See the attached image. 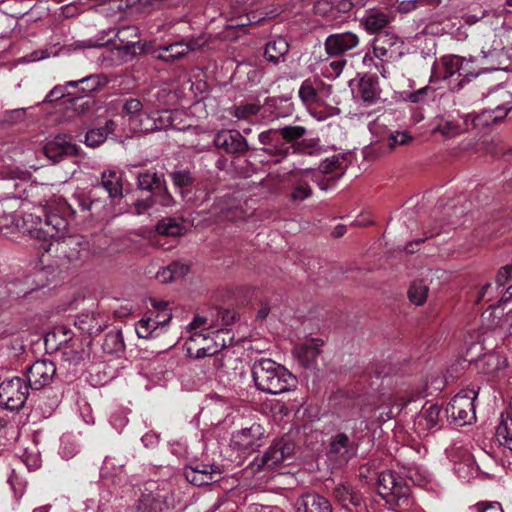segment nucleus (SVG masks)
<instances>
[{
    "label": "nucleus",
    "instance_id": "16",
    "mask_svg": "<svg viewBox=\"0 0 512 512\" xmlns=\"http://www.w3.org/2000/svg\"><path fill=\"white\" fill-rule=\"evenodd\" d=\"M402 41L391 32L379 33L374 39L373 53L382 62L401 55Z\"/></svg>",
    "mask_w": 512,
    "mask_h": 512
},
{
    "label": "nucleus",
    "instance_id": "23",
    "mask_svg": "<svg viewBox=\"0 0 512 512\" xmlns=\"http://www.w3.org/2000/svg\"><path fill=\"white\" fill-rule=\"evenodd\" d=\"M356 450L354 444L350 439L343 433L337 434L331 444L329 449V456L332 459L340 463L347 462L354 454Z\"/></svg>",
    "mask_w": 512,
    "mask_h": 512
},
{
    "label": "nucleus",
    "instance_id": "61",
    "mask_svg": "<svg viewBox=\"0 0 512 512\" xmlns=\"http://www.w3.org/2000/svg\"><path fill=\"white\" fill-rule=\"evenodd\" d=\"M334 495L343 505H346L347 501L352 502L354 504L356 503L353 500L349 488L345 485L336 486V488L334 489Z\"/></svg>",
    "mask_w": 512,
    "mask_h": 512
},
{
    "label": "nucleus",
    "instance_id": "50",
    "mask_svg": "<svg viewBox=\"0 0 512 512\" xmlns=\"http://www.w3.org/2000/svg\"><path fill=\"white\" fill-rule=\"evenodd\" d=\"M260 19L261 18H259V20ZM257 21H258V19L256 18L255 15H250L248 13H244V14H239L236 17H231L230 19H228L227 27L228 28H242V27H246L252 23H255Z\"/></svg>",
    "mask_w": 512,
    "mask_h": 512
},
{
    "label": "nucleus",
    "instance_id": "18",
    "mask_svg": "<svg viewBox=\"0 0 512 512\" xmlns=\"http://www.w3.org/2000/svg\"><path fill=\"white\" fill-rule=\"evenodd\" d=\"M205 44V39L200 37L188 42H175L158 48L155 53L158 59L172 61L186 55L189 51L200 49Z\"/></svg>",
    "mask_w": 512,
    "mask_h": 512
},
{
    "label": "nucleus",
    "instance_id": "39",
    "mask_svg": "<svg viewBox=\"0 0 512 512\" xmlns=\"http://www.w3.org/2000/svg\"><path fill=\"white\" fill-rule=\"evenodd\" d=\"M345 157L341 154H335L327 157L319 165V172L322 174H335L337 177L343 175L345 170Z\"/></svg>",
    "mask_w": 512,
    "mask_h": 512
},
{
    "label": "nucleus",
    "instance_id": "7",
    "mask_svg": "<svg viewBox=\"0 0 512 512\" xmlns=\"http://www.w3.org/2000/svg\"><path fill=\"white\" fill-rule=\"evenodd\" d=\"M478 394L477 385L459 391L446 407L447 417L458 426L473 423L476 419L474 401Z\"/></svg>",
    "mask_w": 512,
    "mask_h": 512
},
{
    "label": "nucleus",
    "instance_id": "27",
    "mask_svg": "<svg viewBox=\"0 0 512 512\" xmlns=\"http://www.w3.org/2000/svg\"><path fill=\"white\" fill-rule=\"evenodd\" d=\"M170 97V92L165 89H158L156 92L150 93L148 96L145 97V99H153L154 105L152 106L153 116L159 117L162 116L164 119V122L167 121V118L169 117V122L171 123L170 126L173 125L172 123V117L173 115L178 114L177 111H171L166 109V105L168 103V98Z\"/></svg>",
    "mask_w": 512,
    "mask_h": 512
},
{
    "label": "nucleus",
    "instance_id": "34",
    "mask_svg": "<svg viewBox=\"0 0 512 512\" xmlns=\"http://www.w3.org/2000/svg\"><path fill=\"white\" fill-rule=\"evenodd\" d=\"M156 231L160 235L177 237L186 232V227L182 219L166 217L157 223Z\"/></svg>",
    "mask_w": 512,
    "mask_h": 512
},
{
    "label": "nucleus",
    "instance_id": "49",
    "mask_svg": "<svg viewBox=\"0 0 512 512\" xmlns=\"http://www.w3.org/2000/svg\"><path fill=\"white\" fill-rule=\"evenodd\" d=\"M260 110V106L255 103H248L234 107L233 115L240 120H249Z\"/></svg>",
    "mask_w": 512,
    "mask_h": 512
},
{
    "label": "nucleus",
    "instance_id": "40",
    "mask_svg": "<svg viewBox=\"0 0 512 512\" xmlns=\"http://www.w3.org/2000/svg\"><path fill=\"white\" fill-rule=\"evenodd\" d=\"M390 19L386 13L375 12L367 15L364 19L366 30L371 33H382L381 31L389 24Z\"/></svg>",
    "mask_w": 512,
    "mask_h": 512
},
{
    "label": "nucleus",
    "instance_id": "13",
    "mask_svg": "<svg viewBox=\"0 0 512 512\" xmlns=\"http://www.w3.org/2000/svg\"><path fill=\"white\" fill-rule=\"evenodd\" d=\"M114 35V46L118 53L124 60H128L136 55L138 50H141L139 30L136 26H124L116 33L109 31L108 34Z\"/></svg>",
    "mask_w": 512,
    "mask_h": 512
},
{
    "label": "nucleus",
    "instance_id": "3",
    "mask_svg": "<svg viewBox=\"0 0 512 512\" xmlns=\"http://www.w3.org/2000/svg\"><path fill=\"white\" fill-rule=\"evenodd\" d=\"M207 319L196 316L189 324L190 336L186 342L187 352L196 358H204L218 353L226 346L224 334L227 330H209L205 328Z\"/></svg>",
    "mask_w": 512,
    "mask_h": 512
},
{
    "label": "nucleus",
    "instance_id": "9",
    "mask_svg": "<svg viewBox=\"0 0 512 512\" xmlns=\"http://www.w3.org/2000/svg\"><path fill=\"white\" fill-rule=\"evenodd\" d=\"M378 492L387 501L405 502L408 500L410 489L407 483L390 470L378 475Z\"/></svg>",
    "mask_w": 512,
    "mask_h": 512
},
{
    "label": "nucleus",
    "instance_id": "58",
    "mask_svg": "<svg viewBox=\"0 0 512 512\" xmlns=\"http://www.w3.org/2000/svg\"><path fill=\"white\" fill-rule=\"evenodd\" d=\"M512 280V265L502 267L496 277L495 284L505 292L508 283Z\"/></svg>",
    "mask_w": 512,
    "mask_h": 512
},
{
    "label": "nucleus",
    "instance_id": "22",
    "mask_svg": "<svg viewBox=\"0 0 512 512\" xmlns=\"http://www.w3.org/2000/svg\"><path fill=\"white\" fill-rule=\"evenodd\" d=\"M214 144L228 153H242L247 149V142L237 131H220L214 137Z\"/></svg>",
    "mask_w": 512,
    "mask_h": 512
},
{
    "label": "nucleus",
    "instance_id": "1",
    "mask_svg": "<svg viewBox=\"0 0 512 512\" xmlns=\"http://www.w3.org/2000/svg\"><path fill=\"white\" fill-rule=\"evenodd\" d=\"M512 299V284L508 285L505 292L500 290L496 284L487 283L482 287L478 294V302H493L489 304V309L482 314L485 329L497 331L500 336L512 335V310L503 316L500 309L501 304Z\"/></svg>",
    "mask_w": 512,
    "mask_h": 512
},
{
    "label": "nucleus",
    "instance_id": "30",
    "mask_svg": "<svg viewBox=\"0 0 512 512\" xmlns=\"http://www.w3.org/2000/svg\"><path fill=\"white\" fill-rule=\"evenodd\" d=\"M357 94L364 102H375L380 96L377 77L374 75H364L359 80Z\"/></svg>",
    "mask_w": 512,
    "mask_h": 512
},
{
    "label": "nucleus",
    "instance_id": "17",
    "mask_svg": "<svg viewBox=\"0 0 512 512\" xmlns=\"http://www.w3.org/2000/svg\"><path fill=\"white\" fill-rule=\"evenodd\" d=\"M56 373V367L50 360H37L27 371L28 386L39 390L48 385Z\"/></svg>",
    "mask_w": 512,
    "mask_h": 512
},
{
    "label": "nucleus",
    "instance_id": "33",
    "mask_svg": "<svg viewBox=\"0 0 512 512\" xmlns=\"http://www.w3.org/2000/svg\"><path fill=\"white\" fill-rule=\"evenodd\" d=\"M495 436L500 445L512 451V399L506 417L502 418L496 428Z\"/></svg>",
    "mask_w": 512,
    "mask_h": 512
},
{
    "label": "nucleus",
    "instance_id": "54",
    "mask_svg": "<svg viewBox=\"0 0 512 512\" xmlns=\"http://www.w3.org/2000/svg\"><path fill=\"white\" fill-rule=\"evenodd\" d=\"M279 130H267L263 131L259 134L258 139L260 143L264 146L263 151L265 153H269V150L274 149L273 143L277 141Z\"/></svg>",
    "mask_w": 512,
    "mask_h": 512
},
{
    "label": "nucleus",
    "instance_id": "11",
    "mask_svg": "<svg viewBox=\"0 0 512 512\" xmlns=\"http://www.w3.org/2000/svg\"><path fill=\"white\" fill-rule=\"evenodd\" d=\"M264 428L257 423L232 434L230 445L242 453H251L263 444Z\"/></svg>",
    "mask_w": 512,
    "mask_h": 512
},
{
    "label": "nucleus",
    "instance_id": "42",
    "mask_svg": "<svg viewBox=\"0 0 512 512\" xmlns=\"http://www.w3.org/2000/svg\"><path fill=\"white\" fill-rule=\"evenodd\" d=\"M460 67L458 74L459 84H463L465 82L471 81L473 78H476L480 74V69L475 64V61L472 58H464L460 56Z\"/></svg>",
    "mask_w": 512,
    "mask_h": 512
},
{
    "label": "nucleus",
    "instance_id": "25",
    "mask_svg": "<svg viewBox=\"0 0 512 512\" xmlns=\"http://www.w3.org/2000/svg\"><path fill=\"white\" fill-rule=\"evenodd\" d=\"M297 512H332V507L325 497L317 493H307L298 499Z\"/></svg>",
    "mask_w": 512,
    "mask_h": 512
},
{
    "label": "nucleus",
    "instance_id": "19",
    "mask_svg": "<svg viewBox=\"0 0 512 512\" xmlns=\"http://www.w3.org/2000/svg\"><path fill=\"white\" fill-rule=\"evenodd\" d=\"M359 44V37L353 32L335 33L325 40V49L329 55H340Z\"/></svg>",
    "mask_w": 512,
    "mask_h": 512
},
{
    "label": "nucleus",
    "instance_id": "8",
    "mask_svg": "<svg viewBox=\"0 0 512 512\" xmlns=\"http://www.w3.org/2000/svg\"><path fill=\"white\" fill-rule=\"evenodd\" d=\"M29 386L20 377L5 379L0 383V406L7 410L21 409L28 397Z\"/></svg>",
    "mask_w": 512,
    "mask_h": 512
},
{
    "label": "nucleus",
    "instance_id": "6",
    "mask_svg": "<svg viewBox=\"0 0 512 512\" xmlns=\"http://www.w3.org/2000/svg\"><path fill=\"white\" fill-rule=\"evenodd\" d=\"M152 311L141 318L135 325V331L139 338L150 339L158 337L169 324L172 313L169 302L151 299Z\"/></svg>",
    "mask_w": 512,
    "mask_h": 512
},
{
    "label": "nucleus",
    "instance_id": "32",
    "mask_svg": "<svg viewBox=\"0 0 512 512\" xmlns=\"http://www.w3.org/2000/svg\"><path fill=\"white\" fill-rule=\"evenodd\" d=\"M468 119V115L461 117L459 120L442 119L434 128V131L445 137H454L468 130Z\"/></svg>",
    "mask_w": 512,
    "mask_h": 512
},
{
    "label": "nucleus",
    "instance_id": "56",
    "mask_svg": "<svg viewBox=\"0 0 512 512\" xmlns=\"http://www.w3.org/2000/svg\"><path fill=\"white\" fill-rule=\"evenodd\" d=\"M345 63L344 60H333L324 65L322 73L327 78H336L342 73Z\"/></svg>",
    "mask_w": 512,
    "mask_h": 512
},
{
    "label": "nucleus",
    "instance_id": "31",
    "mask_svg": "<svg viewBox=\"0 0 512 512\" xmlns=\"http://www.w3.org/2000/svg\"><path fill=\"white\" fill-rule=\"evenodd\" d=\"M67 227L68 223L65 218L57 213L48 212L40 229L51 238H61L64 236Z\"/></svg>",
    "mask_w": 512,
    "mask_h": 512
},
{
    "label": "nucleus",
    "instance_id": "43",
    "mask_svg": "<svg viewBox=\"0 0 512 512\" xmlns=\"http://www.w3.org/2000/svg\"><path fill=\"white\" fill-rule=\"evenodd\" d=\"M428 286L423 280L412 282L408 290V298L415 305H422L426 301Z\"/></svg>",
    "mask_w": 512,
    "mask_h": 512
},
{
    "label": "nucleus",
    "instance_id": "35",
    "mask_svg": "<svg viewBox=\"0 0 512 512\" xmlns=\"http://www.w3.org/2000/svg\"><path fill=\"white\" fill-rule=\"evenodd\" d=\"M116 124L112 120H108L105 127L93 128L87 131L84 143L91 148H96L105 142L108 135L115 130Z\"/></svg>",
    "mask_w": 512,
    "mask_h": 512
},
{
    "label": "nucleus",
    "instance_id": "41",
    "mask_svg": "<svg viewBox=\"0 0 512 512\" xmlns=\"http://www.w3.org/2000/svg\"><path fill=\"white\" fill-rule=\"evenodd\" d=\"M75 325L84 333L89 335L98 334L103 330V324L100 323L95 314H82L78 316Z\"/></svg>",
    "mask_w": 512,
    "mask_h": 512
},
{
    "label": "nucleus",
    "instance_id": "57",
    "mask_svg": "<svg viewBox=\"0 0 512 512\" xmlns=\"http://www.w3.org/2000/svg\"><path fill=\"white\" fill-rule=\"evenodd\" d=\"M406 477L414 484L423 486L428 479V473L426 470L420 469L419 467H411L407 471Z\"/></svg>",
    "mask_w": 512,
    "mask_h": 512
},
{
    "label": "nucleus",
    "instance_id": "44",
    "mask_svg": "<svg viewBox=\"0 0 512 512\" xmlns=\"http://www.w3.org/2000/svg\"><path fill=\"white\" fill-rule=\"evenodd\" d=\"M162 176L154 172L142 173L138 176V185L141 189L152 191L162 186Z\"/></svg>",
    "mask_w": 512,
    "mask_h": 512
},
{
    "label": "nucleus",
    "instance_id": "10",
    "mask_svg": "<svg viewBox=\"0 0 512 512\" xmlns=\"http://www.w3.org/2000/svg\"><path fill=\"white\" fill-rule=\"evenodd\" d=\"M448 458L453 465V470L459 479L468 482L478 474L473 455L467 448L453 446L447 450Z\"/></svg>",
    "mask_w": 512,
    "mask_h": 512
},
{
    "label": "nucleus",
    "instance_id": "24",
    "mask_svg": "<svg viewBox=\"0 0 512 512\" xmlns=\"http://www.w3.org/2000/svg\"><path fill=\"white\" fill-rule=\"evenodd\" d=\"M132 0H107L98 5V11L107 18L120 19L126 13L136 12Z\"/></svg>",
    "mask_w": 512,
    "mask_h": 512
},
{
    "label": "nucleus",
    "instance_id": "47",
    "mask_svg": "<svg viewBox=\"0 0 512 512\" xmlns=\"http://www.w3.org/2000/svg\"><path fill=\"white\" fill-rule=\"evenodd\" d=\"M299 97L306 105L318 101L317 87L310 80H305L299 89Z\"/></svg>",
    "mask_w": 512,
    "mask_h": 512
},
{
    "label": "nucleus",
    "instance_id": "62",
    "mask_svg": "<svg viewBox=\"0 0 512 512\" xmlns=\"http://www.w3.org/2000/svg\"><path fill=\"white\" fill-rule=\"evenodd\" d=\"M26 110V108H18L7 112L4 116L5 122L14 124L23 121L26 117Z\"/></svg>",
    "mask_w": 512,
    "mask_h": 512
},
{
    "label": "nucleus",
    "instance_id": "45",
    "mask_svg": "<svg viewBox=\"0 0 512 512\" xmlns=\"http://www.w3.org/2000/svg\"><path fill=\"white\" fill-rule=\"evenodd\" d=\"M21 459L29 470H35L41 465L40 452L35 444L25 448Z\"/></svg>",
    "mask_w": 512,
    "mask_h": 512
},
{
    "label": "nucleus",
    "instance_id": "4",
    "mask_svg": "<svg viewBox=\"0 0 512 512\" xmlns=\"http://www.w3.org/2000/svg\"><path fill=\"white\" fill-rule=\"evenodd\" d=\"M153 99H145L142 102L137 98L126 99L123 103V116L127 118L133 131L148 133L170 127L169 117L164 122L162 116L154 117L152 106Z\"/></svg>",
    "mask_w": 512,
    "mask_h": 512
},
{
    "label": "nucleus",
    "instance_id": "53",
    "mask_svg": "<svg viewBox=\"0 0 512 512\" xmlns=\"http://www.w3.org/2000/svg\"><path fill=\"white\" fill-rule=\"evenodd\" d=\"M280 131L282 133V138H284L287 143H292L298 140L306 132L305 128L302 126H286L280 129Z\"/></svg>",
    "mask_w": 512,
    "mask_h": 512
},
{
    "label": "nucleus",
    "instance_id": "59",
    "mask_svg": "<svg viewBox=\"0 0 512 512\" xmlns=\"http://www.w3.org/2000/svg\"><path fill=\"white\" fill-rule=\"evenodd\" d=\"M484 58H491L496 60L498 67H495L494 69L506 70L508 68V66L506 65V62L508 61V56L504 48L500 50L494 49L493 51H490L488 54H485Z\"/></svg>",
    "mask_w": 512,
    "mask_h": 512
},
{
    "label": "nucleus",
    "instance_id": "5",
    "mask_svg": "<svg viewBox=\"0 0 512 512\" xmlns=\"http://www.w3.org/2000/svg\"><path fill=\"white\" fill-rule=\"evenodd\" d=\"M485 108L473 117L475 127L490 126L503 120L512 110V92L504 86L491 89L484 97Z\"/></svg>",
    "mask_w": 512,
    "mask_h": 512
},
{
    "label": "nucleus",
    "instance_id": "48",
    "mask_svg": "<svg viewBox=\"0 0 512 512\" xmlns=\"http://www.w3.org/2000/svg\"><path fill=\"white\" fill-rule=\"evenodd\" d=\"M441 0H404L401 1L397 10L401 13H409L424 6H437Z\"/></svg>",
    "mask_w": 512,
    "mask_h": 512
},
{
    "label": "nucleus",
    "instance_id": "21",
    "mask_svg": "<svg viewBox=\"0 0 512 512\" xmlns=\"http://www.w3.org/2000/svg\"><path fill=\"white\" fill-rule=\"evenodd\" d=\"M460 56L447 55L436 61L431 70V80L439 81L457 77L459 74Z\"/></svg>",
    "mask_w": 512,
    "mask_h": 512
},
{
    "label": "nucleus",
    "instance_id": "38",
    "mask_svg": "<svg viewBox=\"0 0 512 512\" xmlns=\"http://www.w3.org/2000/svg\"><path fill=\"white\" fill-rule=\"evenodd\" d=\"M188 270V265L181 262H173L169 266L161 268L156 273V278L162 283H168L185 276Z\"/></svg>",
    "mask_w": 512,
    "mask_h": 512
},
{
    "label": "nucleus",
    "instance_id": "15",
    "mask_svg": "<svg viewBox=\"0 0 512 512\" xmlns=\"http://www.w3.org/2000/svg\"><path fill=\"white\" fill-rule=\"evenodd\" d=\"M441 408L435 403H426L414 419L415 432L427 436L439 428Z\"/></svg>",
    "mask_w": 512,
    "mask_h": 512
},
{
    "label": "nucleus",
    "instance_id": "46",
    "mask_svg": "<svg viewBox=\"0 0 512 512\" xmlns=\"http://www.w3.org/2000/svg\"><path fill=\"white\" fill-rule=\"evenodd\" d=\"M273 148L274 149L269 150L268 155L272 156L276 163L281 162L290 151V146L288 145L287 141L285 142V139L282 138V133L280 130L278 132L277 141L273 143Z\"/></svg>",
    "mask_w": 512,
    "mask_h": 512
},
{
    "label": "nucleus",
    "instance_id": "28",
    "mask_svg": "<svg viewBox=\"0 0 512 512\" xmlns=\"http://www.w3.org/2000/svg\"><path fill=\"white\" fill-rule=\"evenodd\" d=\"M107 83L108 78L104 74H92L76 81H68L66 86L78 88L80 93L88 95L102 89Z\"/></svg>",
    "mask_w": 512,
    "mask_h": 512
},
{
    "label": "nucleus",
    "instance_id": "36",
    "mask_svg": "<svg viewBox=\"0 0 512 512\" xmlns=\"http://www.w3.org/2000/svg\"><path fill=\"white\" fill-rule=\"evenodd\" d=\"M101 185L108 192L110 198L122 195L121 174L114 170H107L102 173Z\"/></svg>",
    "mask_w": 512,
    "mask_h": 512
},
{
    "label": "nucleus",
    "instance_id": "26",
    "mask_svg": "<svg viewBox=\"0 0 512 512\" xmlns=\"http://www.w3.org/2000/svg\"><path fill=\"white\" fill-rule=\"evenodd\" d=\"M323 342L320 339H308L294 348V355L303 366H311L320 354Z\"/></svg>",
    "mask_w": 512,
    "mask_h": 512
},
{
    "label": "nucleus",
    "instance_id": "55",
    "mask_svg": "<svg viewBox=\"0 0 512 512\" xmlns=\"http://www.w3.org/2000/svg\"><path fill=\"white\" fill-rule=\"evenodd\" d=\"M78 452V445L72 441L69 437H63L61 439L60 455L64 459H70L75 456Z\"/></svg>",
    "mask_w": 512,
    "mask_h": 512
},
{
    "label": "nucleus",
    "instance_id": "63",
    "mask_svg": "<svg viewBox=\"0 0 512 512\" xmlns=\"http://www.w3.org/2000/svg\"><path fill=\"white\" fill-rule=\"evenodd\" d=\"M78 407H79V412H80V415H81L83 421L86 424H93L94 418L92 415V409H91L90 405L86 401L82 400V401L78 402Z\"/></svg>",
    "mask_w": 512,
    "mask_h": 512
},
{
    "label": "nucleus",
    "instance_id": "29",
    "mask_svg": "<svg viewBox=\"0 0 512 512\" xmlns=\"http://www.w3.org/2000/svg\"><path fill=\"white\" fill-rule=\"evenodd\" d=\"M507 366V357L500 352H493L484 356L481 370L489 376L496 377L503 373Z\"/></svg>",
    "mask_w": 512,
    "mask_h": 512
},
{
    "label": "nucleus",
    "instance_id": "12",
    "mask_svg": "<svg viewBox=\"0 0 512 512\" xmlns=\"http://www.w3.org/2000/svg\"><path fill=\"white\" fill-rule=\"evenodd\" d=\"M184 476L195 486L209 485L222 478V470L216 464L193 463L184 468Z\"/></svg>",
    "mask_w": 512,
    "mask_h": 512
},
{
    "label": "nucleus",
    "instance_id": "2",
    "mask_svg": "<svg viewBox=\"0 0 512 512\" xmlns=\"http://www.w3.org/2000/svg\"><path fill=\"white\" fill-rule=\"evenodd\" d=\"M252 377L259 390L275 395L289 391L296 384V379L290 371L266 358L254 362Z\"/></svg>",
    "mask_w": 512,
    "mask_h": 512
},
{
    "label": "nucleus",
    "instance_id": "37",
    "mask_svg": "<svg viewBox=\"0 0 512 512\" xmlns=\"http://www.w3.org/2000/svg\"><path fill=\"white\" fill-rule=\"evenodd\" d=\"M289 50V44L283 37H277L266 44L265 58L268 61L277 63Z\"/></svg>",
    "mask_w": 512,
    "mask_h": 512
},
{
    "label": "nucleus",
    "instance_id": "60",
    "mask_svg": "<svg viewBox=\"0 0 512 512\" xmlns=\"http://www.w3.org/2000/svg\"><path fill=\"white\" fill-rule=\"evenodd\" d=\"M410 140L411 136L406 131H397L390 134L387 144L390 148H393L397 144H407Z\"/></svg>",
    "mask_w": 512,
    "mask_h": 512
},
{
    "label": "nucleus",
    "instance_id": "52",
    "mask_svg": "<svg viewBox=\"0 0 512 512\" xmlns=\"http://www.w3.org/2000/svg\"><path fill=\"white\" fill-rule=\"evenodd\" d=\"M311 196L310 186L297 176V181L292 192V198L294 200H305Z\"/></svg>",
    "mask_w": 512,
    "mask_h": 512
},
{
    "label": "nucleus",
    "instance_id": "20",
    "mask_svg": "<svg viewBox=\"0 0 512 512\" xmlns=\"http://www.w3.org/2000/svg\"><path fill=\"white\" fill-rule=\"evenodd\" d=\"M78 149V146L72 143L69 135L60 134L47 142L44 146V153L49 159L57 161L64 155H77Z\"/></svg>",
    "mask_w": 512,
    "mask_h": 512
},
{
    "label": "nucleus",
    "instance_id": "14",
    "mask_svg": "<svg viewBox=\"0 0 512 512\" xmlns=\"http://www.w3.org/2000/svg\"><path fill=\"white\" fill-rule=\"evenodd\" d=\"M294 453V444L291 441L280 439L274 442L263 454L260 460H256L254 465L257 468H273L292 458Z\"/></svg>",
    "mask_w": 512,
    "mask_h": 512
},
{
    "label": "nucleus",
    "instance_id": "51",
    "mask_svg": "<svg viewBox=\"0 0 512 512\" xmlns=\"http://www.w3.org/2000/svg\"><path fill=\"white\" fill-rule=\"evenodd\" d=\"M172 179L184 197L185 191L192 185V178L190 174L186 171H178L172 174Z\"/></svg>",
    "mask_w": 512,
    "mask_h": 512
},
{
    "label": "nucleus",
    "instance_id": "64",
    "mask_svg": "<svg viewBox=\"0 0 512 512\" xmlns=\"http://www.w3.org/2000/svg\"><path fill=\"white\" fill-rule=\"evenodd\" d=\"M471 512H503L501 505L497 502L489 504H477L471 509Z\"/></svg>",
    "mask_w": 512,
    "mask_h": 512
}]
</instances>
